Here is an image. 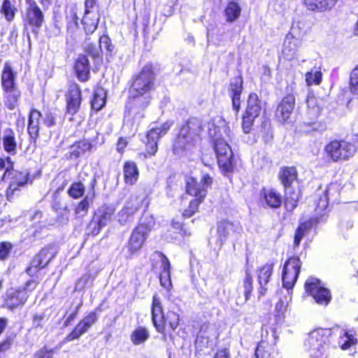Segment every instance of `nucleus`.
I'll use <instances>...</instances> for the list:
<instances>
[{
	"label": "nucleus",
	"instance_id": "obj_57",
	"mask_svg": "<svg viewBox=\"0 0 358 358\" xmlns=\"http://www.w3.org/2000/svg\"><path fill=\"white\" fill-rule=\"evenodd\" d=\"M90 208V202L87 196L80 201L75 208V213L77 215H86Z\"/></svg>",
	"mask_w": 358,
	"mask_h": 358
},
{
	"label": "nucleus",
	"instance_id": "obj_34",
	"mask_svg": "<svg viewBox=\"0 0 358 358\" xmlns=\"http://www.w3.org/2000/svg\"><path fill=\"white\" fill-rule=\"evenodd\" d=\"M242 13L241 0H228L223 13L225 20L228 23H233L238 20Z\"/></svg>",
	"mask_w": 358,
	"mask_h": 358
},
{
	"label": "nucleus",
	"instance_id": "obj_51",
	"mask_svg": "<svg viewBox=\"0 0 358 358\" xmlns=\"http://www.w3.org/2000/svg\"><path fill=\"white\" fill-rule=\"evenodd\" d=\"M171 226L182 237H188L191 235V231L185 227V224L176 219H172Z\"/></svg>",
	"mask_w": 358,
	"mask_h": 358
},
{
	"label": "nucleus",
	"instance_id": "obj_5",
	"mask_svg": "<svg viewBox=\"0 0 358 358\" xmlns=\"http://www.w3.org/2000/svg\"><path fill=\"white\" fill-rule=\"evenodd\" d=\"M202 122L196 117H189L179 127L172 144L174 153L189 150L199 141L203 131Z\"/></svg>",
	"mask_w": 358,
	"mask_h": 358
},
{
	"label": "nucleus",
	"instance_id": "obj_3",
	"mask_svg": "<svg viewBox=\"0 0 358 358\" xmlns=\"http://www.w3.org/2000/svg\"><path fill=\"white\" fill-rule=\"evenodd\" d=\"M213 184V178L209 173L201 176L200 182L197 178L188 176L185 179V193L193 197L187 207L182 213L183 218H189L199 210V207L204 202L208 194V189Z\"/></svg>",
	"mask_w": 358,
	"mask_h": 358
},
{
	"label": "nucleus",
	"instance_id": "obj_23",
	"mask_svg": "<svg viewBox=\"0 0 358 358\" xmlns=\"http://www.w3.org/2000/svg\"><path fill=\"white\" fill-rule=\"evenodd\" d=\"M11 179L6 190V197L9 201L13 198L16 192L20 191L21 187L31 182V174L28 171H15Z\"/></svg>",
	"mask_w": 358,
	"mask_h": 358
},
{
	"label": "nucleus",
	"instance_id": "obj_38",
	"mask_svg": "<svg viewBox=\"0 0 358 358\" xmlns=\"http://www.w3.org/2000/svg\"><path fill=\"white\" fill-rule=\"evenodd\" d=\"M262 110V100L255 92H250L247 99V105L243 113L259 117Z\"/></svg>",
	"mask_w": 358,
	"mask_h": 358
},
{
	"label": "nucleus",
	"instance_id": "obj_58",
	"mask_svg": "<svg viewBox=\"0 0 358 358\" xmlns=\"http://www.w3.org/2000/svg\"><path fill=\"white\" fill-rule=\"evenodd\" d=\"M233 222L227 220H221L217 223V231L220 236L225 237L229 233V228L233 227Z\"/></svg>",
	"mask_w": 358,
	"mask_h": 358
},
{
	"label": "nucleus",
	"instance_id": "obj_26",
	"mask_svg": "<svg viewBox=\"0 0 358 358\" xmlns=\"http://www.w3.org/2000/svg\"><path fill=\"white\" fill-rule=\"evenodd\" d=\"M278 179L282 186L285 192L292 187L299 179V173L294 166H283L280 168Z\"/></svg>",
	"mask_w": 358,
	"mask_h": 358
},
{
	"label": "nucleus",
	"instance_id": "obj_41",
	"mask_svg": "<svg viewBox=\"0 0 358 358\" xmlns=\"http://www.w3.org/2000/svg\"><path fill=\"white\" fill-rule=\"evenodd\" d=\"M115 208L110 205H103L97 210L96 220L103 227L106 226L115 215Z\"/></svg>",
	"mask_w": 358,
	"mask_h": 358
},
{
	"label": "nucleus",
	"instance_id": "obj_11",
	"mask_svg": "<svg viewBox=\"0 0 358 358\" xmlns=\"http://www.w3.org/2000/svg\"><path fill=\"white\" fill-rule=\"evenodd\" d=\"M24 1L26 8L22 15L23 30L36 36L45 23V15L36 0Z\"/></svg>",
	"mask_w": 358,
	"mask_h": 358
},
{
	"label": "nucleus",
	"instance_id": "obj_10",
	"mask_svg": "<svg viewBox=\"0 0 358 358\" xmlns=\"http://www.w3.org/2000/svg\"><path fill=\"white\" fill-rule=\"evenodd\" d=\"M174 122L173 120H166L160 126L154 127L145 133V136L141 139L144 145V150L139 153V156L143 159H149L156 155L158 151L159 142L170 131Z\"/></svg>",
	"mask_w": 358,
	"mask_h": 358
},
{
	"label": "nucleus",
	"instance_id": "obj_7",
	"mask_svg": "<svg viewBox=\"0 0 358 358\" xmlns=\"http://www.w3.org/2000/svg\"><path fill=\"white\" fill-rule=\"evenodd\" d=\"M155 225V220L152 215L143 216L137 225L133 229L126 248L128 257L132 258L143 248L148 234Z\"/></svg>",
	"mask_w": 358,
	"mask_h": 358
},
{
	"label": "nucleus",
	"instance_id": "obj_47",
	"mask_svg": "<svg viewBox=\"0 0 358 358\" xmlns=\"http://www.w3.org/2000/svg\"><path fill=\"white\" fill-rule=\"evenodd\" d=\"M85 55L90 56L95 63H101L103 61V52L101 48L96 47L94 44H88L85 49Z\"/></svg>",
	"mask_w": 358,
	"mask_h": 358
},
{
	"label": "nucleus",
	"instance_id": "obj_25",
	"mask_svg": "<svg viewBox=\"0 0 358 358\" xmlns=\"http://www.w3.org/2000/svg\"><path fill=\"white\" fill-rule=\"evenodd\" d=\"M94 145L91 140L82 138L73 142L69 147L67 159L76 160L87 153H90L94 149Z\"/></svg>",
	"mask_w": 358,
	"mask_h": 358
},
{
	"label": "nucleus",
	"instance_id": "obj_6",
	"mask_svg": "<svg viewBox=\"0 0 358 358\" xmlns=\"http://www.w3.org/2000/svg\"><path fill=\"white\" fill-rule=\"evenodd\" d=\"M299 194L294 191L285 192L284 197L280 192L273 187H263L259 194L261 205L264 208L277 210L281 208L284 203L285 208L288 211H293L299 205Z\"/></svg>",
	"mask_w": 358,
	"mask_h": 358
},
{
	"label": "nucleus",
	"instance_id": "obj_13",
	"mask_svg": "<svg viewBox=\"0 0 358 358\" xmlns=\"http://www.w3.org/2000/svg\"><path fill=\"white\" fill-rule=\"evenodd\" d=\"M212 146L215 152L217 165L224 175L234 171V154L230 145L223 138H213Z\"/></svg>",
	"mask_w": 358,
	"mask_h": 358
},
{
	"label": "nucleus",
	"instance_id": "obj_1",
	"mask_svg": "<svg viewBox=\"0 0 358 358\" xmlns=\"http://www.w3.org/2000/svg\"><path fill=\"white\" fill-rule=\"evenodd\" d=\"M157 76L155 66L151 62L131 76L128 82V95L124 106L128 114L137 118L145 117V111L153 99L152 94L156 90Z\"/></svg>",
	"mask_w": 358,
	"mask_h": 358
},
{
	"label": "nucleus",
	"instance_id": "obj_61",
	"mask_svg": "<svg viewBox=\"0 0 358 358\" xmlns=\"http://www.w3.org/2000/svg\"><path fill=\"white\" fill-rule=\"evenodd\" d=\"M209 338L207 336H199L196 339L195 347L197 351H203L208 347Z\"/></svg>",
	"mask_w": 358,
	"mask_h": 358
},
{
	"label": "nucleus",
	"instance_id": "obj_24",
	"mask_svg": "<svg viewBox=\"0 0 358 358\" xmlns=\"http://www.w3.org/2000/svg\"><path fill=\"white\" fill-rule=\"evenodd\" d=\"M90 69V63L87 55L80 54L75 59L73 66L76 78L81 83L87 82L91 77Z\"/></svg>",
	"mask_w": 358,
	"mask_h": 358
},
{
	"label": "nucleus",
	"instance_id": "obj_55",
	"mask_svg": "<svg viewBox=\"0 0 358 358\" xmlns=\"http://www.w3.org/2000/svg\"><path fill=\"white\" fill-rule=\"evenodd\" d=\"M99 45L102 50V47H103L107 53L111 55L113 51V45L112 43V41L110 38L108 36L107 34H103L99 38Z\"/></svg>",
	"mask_w": 358,
	"mask_h": 358
},
{
	"label": "nucleus",
	"instance_id": "obj_56",
	"mask_svg": "<svg viewBox=\"0 0 358 358\" xmlns=\"http://www.w3.org/2000/svg\"><path fill=\"white\" fill-rule=\"evenodd\" d=\"M349 86L352 93H358V64L350 73Z\"/></svg>",
	"mask_w": 358,
	"mask_h": 358
},
{
	"label": "nucleus",
	"instance_id": "obj_54",
	"mask_svg": "<svg viewBox=\"0 0 358 358\" xmlns=\"http://www.w3.org/2000/svg\"><path fill=\"white\" fill-rule=\"evenodd\" d=\"M57 115L52 110H48L45 113L44 116L42 115V122L46 127H55L57 124Z\"/></svg>",
	"mask_w": 358,
	"mask_h": 358
},
{
	"label": "nucleus",
	"instance_id": "obj_29",
	"mask_svg": "<svg viewBox=\"0 0 358 358\" xmlns=\"http://www.w3.org/2000/svg\"><path fill=\"white\" fill-rule=\"evenodd\" d=\"M338 0H303L304 8L311 13H325L331 10Z\"/></svg>",
	"mask_w": 358,
	"mask_h": 358
},
{
	"label": "nucleus",
	"instance_id": "obj_8",
	"mask_svg": "<svg viewBox=\"0 0 358 358\" xmlns=\"http://www.w3.org/2000/svg\"><path fill=\"white\" fill-rule=\"evenodd\" d=\"M356 144L345 138L330 139L324 146V153L331 162H346L357 152Z\"/></svg>",
	"mask_w": 358,
	"mask_h": 358
},
{
	"label": "nucleus",
	"instance_id": "obj_32",
	"mask_svg": "<svg viewBox=\"0 0 358 358\" xmlns=\"http://www.w3.org/2000/svg\"><path fill=\"white\" fill-rule=\"evenodd\" d=\"M319 222V218L310 217L308 220L299 222L295 229L293 247L294 248H299L303 238L310 231L314 224Z\"/></svg>",
	"mask_w": 358,
	"mask_h": 358
},
{
	"label": "nucleus",
	"instance_id": "obj_44",
	"mask_svg": "<svg viewBox=\"0 0 358 358\" xmlns=\"http://www.w3.org/2000/svg\"><path fill=\"white\" fill-rule=\"evenodd\" d=\"M45 224H32L31 229L27 230V239L29 243H34L43 238V232L45 229Z\"/></svg>",
	"mask_w": 358,
	"mask_h": 358
},
{
	"label": "nucleus",
	"instance_id": "obj_4",
	"mask_svg": "<svg viewBox=\"0 0 358 358\" xmlns=\"http://www.w3.org/2000/svg\"><path fill=\"white\" fill-rule=\"evenodd\" d=\"M17 78V72L9 62H6L1 72V87L3 106L8 110L18 108L22 101V92Z\"/></svg>",
	"mask_w": 358,
	"mask_h": 358
},
{
	"label": "nucleus",
	"instance_id": "obj_19",
	"mask_svg": "<svg viewBox=\"0 0 358 358\" xmlns=\"http://www.w3.org/2000/svg\"><path fill=\"white\" fill-rule=\"evenodd\" d=\"M98 309L99 308H96L94 310L89 312L80 320L72 330L66 336L65 341L69 342L78 340L87 333L98 321L99 316L96 313Z\"/></svg>",
	"mask_w": 358,
	"mask_h": 358
},
{
	"label": "nucleus",
	"instance_id": "obj_16",
	"mask_svg": "<svg viewBox=\"0 0 358 358\" xmlns=\"http://www.w3.org/2000/svg\"><path fill=\"white\" fill-rule=\"evenodd\" d=\"M64 100L65 114L73 117L80 110L83 101L81 87L76 82L71 81L68 84Z\"/></svg>",
	"mask_w": 358,
	"mask_h": 358
},
{
	"label": "nucleus",
	"instance_id": "obj_36",
	"mask_svg": "<svg viewBox=\"0 0 358 358\" xmlns=\"http://www.w3.org/2000/svg\"><path fill=\"white\" fill-rule=\"evenodd\" d=\"M299 46V40L292 34H287L285 38L282 49L283 57L287 60L292 59L296 55Z\"/></svg>",
	"mask_w": 358,
	"mask_h": 358
},
{
	"label": "nucleus",
	"instance_id": "obj_60",
	"mask_svg": "<svg viewBox=\"0 0 358 358\" xmlns=\"http://www.w3.org/2000/svg\"><path fill=\"white\" fill-rule=\"evenodd\" d=\"M344 336L346 340L341 344L342 350H345L357 343V338L348 332H345Z\"/></svg>",
	"mask_w": 358,
	"mask_h": 358
},
{
	"label": "nucleus",
	"instance_id": "obj_9",
	"mask_svg": "<svg viewBox=\"0 0 358 358\" xmlns=\"http://www.w3.org/2000/svg\"><path fill=\"white\" fill-rule=\"evenodd\" d=\"M332 331L330 329L317 328L310 332L304 341L310 357L328 355L331 344Z\"/></svg>",
	"mask_w": 358,
	"mask_h": 358
},
{
	"label": "nucleus",
	"instance_id": "obj_20",
	"mask_svg": "<svg viewBox=\"0 0 358 358\" xmlns=\"http://www.w3.org/2000/svg\"><path fill=\"white\" fill-rule=\"evenodd\" d=\"M243 90V78L241 74L230 79L227 85V93L231 101L232 110L236 115H238L241 109V96Z\"/></svg>",
	"mask_w": 358,
	"mask_h": 358
},
{
	"label": "nucleus",
	"instance_id": "obj_52",
	"mask_svg": "<svg viewBox=\"0 0 358 358\" xmlns=\"http://www.w3.org/2000/svg\"><path fill=\"white\" fill-rule=\"evenodd\" d=\"M13 245L10 241L0 242V261L7 260L12 252Z\"/></svg>",
	"mask_w": 358,
	"mask_h": 358
},
{
	"label": "nucleus",
	"instance_id": "obj_27",
	"mask_svg": "<svg viewBox=\"0 0 358 358\" xmlns=\"http://www.w3.org/2000/svg\"><path fill=\"white\" fill-rule=\"evenodd\" d=\"M82 13L81 7L76 3L66 6L65 22L68 32L74 33L79 27L80 15Z\"/></svg>",
	"mask_w": 358,
	"mask_h": 358
},
{
	"label": "nucleus",
	"instance_id": "obj_46",
	"mask_svg": "<svg viewBox=\"0 0 358 358\" xmlns=\"http://www.w3.org/2000/svg\"><path fill=\"white\" fill-rule=\"evenodd\" d=\"M85 192V186L82 180L73 181L69 186L67 194L73 199L82 198Z\"/></svg>",
	"mask_w": 358,
	"mask_h": 358
},
{
	"label": "nucleus",
	"instance_id": "obj_64",
	"mask_svg": "<svg viewBox=\"0 0 358 358\" xmlns=\"http://www.w3.org/2000/svg\"><path fill=\"white\" fill-rule=\"evenodd\" d=\"M42 269V268L30 261L27 266L25 268L24 271L29 276L34 277Z\"/></svg>",
	"mask_w": 358,
	"mask_h": 358
},
{
	"label": "nucleus",
	"instance_id": "obj_18",
	"mask_svg": "<svg viewBox=\"0 0 358 358\" xmlns=\"http://www.w3.org/2000/svg\"><path fill=\"white\" fill-rule=\"evenodd\" d=\"M150 262L152 270L158 268V262L161 263L160 268L162 271L159 276L160 285L167 290H169L172 287V283L171 280V264L169 259L163 252L155 251L152 255Z\"/></svg>",
	"mask_w": 358,
	"mask_h": 358
},
{
	"label": "nucleus",
	"instance_id": "obj_59",
	"mask_svg": "<svg viewBox=\"0 0 358 358\" xmlns=\"http://www.w3.org/2000/svg\"><path fill=\"white\" fill-rule=\"evenodd\" d=\"M85 10L87 13H101L99 0H85Z\"/></svg>",
	"mask_w": 358,
	"mask_h": 358
},
{
	"label": "nucleus",
	"instance_id": "obj_17",
	"mask_svg": "<svg viewBox=\"0 0 358 358\" xmlns=\"http://www.w3.org/2000/svg\"><path fill=\"white\" fill-rule=\"evenodd\" d=\"M302 262L297 255L289 257L284 263L282 271V287L287 290L295 285L301 268Z\"/></svg>",
	"mask_w": 358,
	"mask_h": 358
},
{
	"label": "nucleus",
	"instance_id": "obj_50",
	"mask_svg": "<svg viewBox=\"0 0 358 358\" xmlns=\"http://www.w3.org/2000/svg\"><path fill=\"white\" fill-rule=\"evenodd\" d=\"M256 118L257 117L243 113L241 116V127L244 134H248L252 131Z\"/></svg>",
	"mask_w": 358,
	"mask_h": 358
},
{
	"label": "nucleus",
	"instance_id": "obj_14",
	"mask_svg": "<svg viewBox=\"0 0 358 358\" xmlns=\"http://www.w3.org/2000/svg\"><path fill=\"white\" fill-rule=\"evenodd\" d=\"M149 201L145 197L138 195L131 196L126 201L122 209L117 213V222L124 225L133 221L134 215L141 209L147 210Z\"/></svg>",
	"mask_w": 358,
	"mask_h": 358
},
{
	"label": "nucleus",
	"instance_id": "obj_31",
	"mask_svg": "<svg viewBox=\"0 0 358 358\" xmlns=\"http://www.w3.org/2000/svg\"><path fill=\"white\" fill-rule=\"evenodd\" d=\"M122 173L124 182L127 185H134L138 180L140 171L136 162L126 160L123 163Z\"/></svg>",
	"mask_w": 358,
	"mask_h": 358
},
{
	"label": "nucleus",
	"instance_id": "obj_42",
	"mask_svg": "<svg viewBox=\"0 0 358 358\" xmlns=\"http://www.w3.org/2000/svg\"><path fill=\"white\" fill-rule=\"evenodd\" d=\"M15 162L10 157H0V172L3 171L1 180L8 179L15 171Z\"/></svg>",
	"mask_w": 358,
	"mask_h": 358
},
{
	"label": "nucleus",
	"instance_id": "obj_63",
	"mask_svg": "<svg viewBox=\"0 0 358 358\" xmlns=\"http://www.w3.org/2000/svg\"><path fill=\"white\" fill-rule=\"evenodd\" d=\"M45 317H46V315L45 313H42L40 314H38V313L34 314L32 316V318H31L34 328H35V329L43 328L42 321L43 320H45Z\"/></svg>",
	"mask_w": 358,
	"mask_h": 358
},
{
	"label": "nucleus",
	"instance_id": "obj_53",
	"mask_svg": "<svg viewBox=\"0 0 358 358\" xmlns=\"http://www.w3.org/2000/svg\"><path fill=\"white\" fill-rule=\"evenodd\" d=\"M103 226L99 223V222L96 219L93 218L89 222L87 225V236H96L102 229Z\"/></svg>",
	"mask_w": 358,
	"mask_h": 358
},
{
	"label": "nucleus",
	"instance_id": "obj_15",
	"mask_svg": "<svg viewBox=\"0 0 358 358\" xmlns=\"http://www.w3.org/2000/svg\"><path fill=\"white\" fill-rule=\"evenodd\" d=\"M306 293L313 298L315 303L322 306H327L331 301L329 289L325 287L322 281L315 277L310 276L304 283Z\"/></svg>",
	"mask_w": 358,
	"mask_h": 358
},
{
	"label": "nucleus",
	"instance_id": "obj_37",
	"mask_svg": "<svg viewBox=\"0 0 358 358\" xmlns=\"http://www.w3.org/2000/svg\"><path fill=\"white\" fill-rule=\"evenodd\" d=\"M2 145L4 151L7 154L15 155L17 153V144L15 138V133L12 129L7 128L4 130L2 137Z\"/></svg>",
	"mask_w": 358,
	"mask_h": 358
},
{
	"label": "nucleus",
	"instance_id": "obj_49",
	"mask_svg": "<svg viewBox=\"0 0 358 358\" xmlns=\"http://www.w3.org/2000/svg\"><path fill=\"white\" fill-rule=\"evenodd\" d=\"M305 80L308 86L319 85L322 80V73L320 69L313 71L312 69L305 74Z\"/></svg>",
	"mask_w": 358,
	"mask_h": 358
},
{
	"label": "nucleus",
	"instance_id": "obj_2",
	"mask_svg": "<svg viewBox=\"0 0 358 358\" xmlns=\"http://www.w3.org/2000/svg\"><path fill=\"white\" fill-rule=\"evenodd\" d=\"M151 320L157 332L162 336L164 341L174 338V333L180 324V315L173 310L164 311L162 300L157 294L152 298L150 306Z\"/></svg>",
	"mask_w": 358,
	"mask_h": 358
},
{
	"label": "nucleus",
	"instance_id": "obj_22",
	"mask_svg": "<svg viewBox=\"0 0 358 358\" xmlns=\"http://www.w3.org/2000/svg\"><path fill=\"white\" fill-rule=\"evenodd\" d=\"M295 96L292 93L287 94L278 104L275 117L281 123H285L291 117L295 107Z\"/></svg>",
	"mask_w": 358,
	"mask_h": 358
},
{
	"label": "nucleus",
	"instance_id": "obj_21",
	"mask_svg": "<svg viewBox=\"0 0 358 358\" xmlns=\"http://www.w3.org/2000/svg\"><path fill=\"white\" fill-rule=\"evenodd\" d=\"M42 113L35 108H31L28 113L27 134L30 143L34 147H37V141L40 137L41 122Z\"/></svg>",
	"mask_w": 358,
	"mask_h": 358
},
{
	"label": "nucleus",
	"instance_id": "obj_39",
	"mask_svg": "<svg viewBox=\"0 0 358 358\" xmlns=\"http://www.w3.org/2000/svg\"><path fill=\"white\" fill-rule=\"evenodd\" d=\"M17 13V8L11 0H3L0 6V14L7 22H13Z\"/></svg>",
	"mask_w": 358,
	"mask_h": 358
},
{
	"label": "nucleus",
	"instance_id": "obj_30",
	"mask_svg": "<svg viewBox=\"0 0 358 358\" xmlns=\"http://www.w3.org/2000/svg\"><path fill=\"white\" fill-rule=\"evenodd\" d=\"M107 101V92L101 86H96L90 100L91 113H97L105 108Z\"/></svg>",
	"mask_w": 358,
	"mask_h": 358
},
{
	"label": "nucleus",
	"instance_id": "obj_48",
	"mask_svg": "<svg viewBox=\"0 0 358 358\" xmlns=\"http://www.w3.org/2000/svg\"><path fill=\"white\" fill-rule=\"evenodd\" d=\"M329 205V198L327 192H324L320 196L317 201L315 211H317V216L315 217L319 218V221L324 216L325 211Z\"/></svg>",
	"mask_w": 358,
	"mask_h": 358
},
{
	"label": "nucleus",
	"instance_id": "obj_45",
	"mask_svg": "<svg viewBox=\"0 0 358 358\" xmlns=\"http://www.w3.org/2000/svg\"><path fill=\"white\" fill-rule=\"evenodd\" d=\"M245 276L242 280V287L243 289V295L245 301H248L253 292V278L252 275L248 269L245 271Z\"/></svg>",
	"mask_w": 358,
	"mask_h": 358
},
{
	"label": "nucleus",
	"instance_id": "obj_43",
	"mask_svg": "<svg viewBox=\"0 0 358 358\" xmlns=\"http://www.w3.org/2000/svg\"><path fill=\"white\" fill-rule=\"evenodd\" d=\"M149 338V332L144 327L136 328L130 335V339L135 345L144 343Z\"/></svg>",
	"mask_w": 358,
	"mask_h": 358
},
{
	"label": "nucleus",
	"instance_id": "obj_40",
	"mask_svg": "<svg viewBox=\"0 0 358 358\" xmlns=\"http://www.w3.org/2000/svg\"><path fill=\"white\" fill-rule=\"evenodd\" d=\"M274 265V262L271 261L257 268V278L259 285L268 283L273 272Z\"/></svg>",
	"mask_w": 358,
	"mask_h": 358
},
{
	"label": "nucleus",
	"instance_id": "obj_33",
	"mask_svg": "<svg viewBox=\"0 0 358 358\" xmlns=\"http://www.w3.org/2000/svg\"><path fill=\"white\" fill-rule=\"evenodd\" d=\"M278 350L274 343L266 341H260L255 350V358H278Z\"/></svg>",
	"mask_w": 358,
	"mask_h": 358
},
{
	"label": "nucleus",
	"instance_id": "obj_35",
	"mask_svg": "<svg viewBox=\"0 0 358 358\" xmlns=\"http://www.w3.org/2000/svg\"><path fill=\"white\" fill-rule=\"evenodd\" d=\"M101 18V13H90L84 11L80 20L83 29L87 35L93 34L97 29Z\"/></svg>",
	"mask_w": 358,
	"mask_h": 358
},
{
	"label": "nucleus",
	"instance_id": "obj_62",
	"mask_svg": "<svg viewBox=\"0 0 358 358\" xmlns=\"http://www.w3.org/2000/svg\"><path fill=\"white\" fill-rule=\"evenodd\" d=\"M129 145V141L127 137L120 136L118 138L116 143V150L121 155L125 152V149Z\"/></svg>",
	"mask_w": 358,
	"mask_h": 358
},
{
	"label": "nucleus",
	"instance_id": "obj_12",
	"mask_svg": "<svg viewBox=\"0 0 358 358\" xmlns=\"http://www.w3.org/2000/svg\"><path fill=\"white\" fill-rule=\"evenodd\" d=\"M37 284L36 280L30 279L26 281L22 287L7 292L3 299V307L10 311H14L24 306Z\"/></svg>",
	"mask_w": 358,
	"mask_h": 358
},
{
	"label": "nucleus",
	"instance_id": "obj_28",
	"mask_svg": "<svg viewBox=\"0 0 358 358\" xmlns=\"http://www.w3.org/2000/svg\"><path fill=\"white\" fill-rule=\"evenodd\" d=\"M56 253L54 245L52 244H48L41 248L30 261L43 269L55 257Z\"/></svg>",
	"mask_w": 358,
	"mask_h": 358
}]
</instances>
